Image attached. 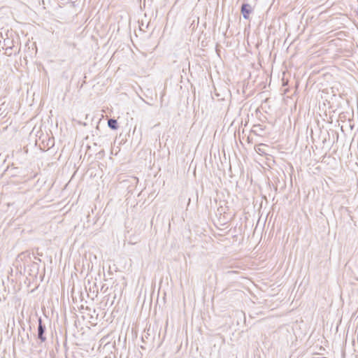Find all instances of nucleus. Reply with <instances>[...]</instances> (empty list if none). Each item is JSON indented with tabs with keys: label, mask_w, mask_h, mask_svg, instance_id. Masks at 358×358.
Masks as SVG:
<instances>
[{
	"label": "nucleus",
	"mask_w": 358,
	"mask_h": 358,
	"mask_svg": "<svg viewBox=\"0 0 358 358\" xmlns=\"http://www.w3.org/2000/svg\"><path fill=\"white\" fill-rule=\"evenodd\" d=\"M34 259L38 260V261H39V262H41V259H39V258H37V257H34Z\"/></svg>",
	"instance_id": "nucleus-9"
},
{
	"label": "nucleus",
	"mask_w": 358,
	"mask_h": 358,
	"mask_svg": "<svg viewBox=\"0 0 358 358\" xmlns=\"http://www.w3.org/2000/svg\"><path fill=\"white\" fill-rule=\"evenodd\" d=\"M108 126L110 129L113 130H116L119 127L117 120L113 118H110L108 120Z\"/></svg>",
	"instance_id": "nucleus-6"
},
{
	"label": "nucleus",
	"mask_w": 358,
	"mask_h": 358,
	"mask_svg": "<svg viewBox=\"0 0 358 358\" xmlns=\"http://www.w3.org/2000/svg\"><path fill=\"white\" fill-rule=\"evenodd\" d=\"M0 45H1L3 49L10 50L14 47V41L9 38H3V42L0 40Z\"/></svg>",
	"instance_id": "nucleus-5"
},
{
	"label": "nucleus",
	"mask_w": 358,
	"mask_h": 358,
	"mask_svg": "<svg viewBox=\"0 0 358 358\" xmlns=\"http://www.w3.org/2000/svg\"><path fill=\"white\" fill-rule=\"evenodd\" d=\"M29 267L28 273L29 275L36 276L38 273L39 271V264L35 262H31L29 264H27Z\"/></svg>",
	"instance_id": "nucleus-4"
},
{
	"label": "nucleus",
	"mask_w": 358,
	"mask_h": 358,
	"mask_svg": "<svg viewBox=\"0 0 358 358\" xmlns=\"http://www.w3.org/2000/svg\"><path fill=\"white\" fill-rule=\"evenodd\" d=\"M255 127H258V128H260V130H262V131L263 130L262 125H260V124L255 125Z\"/></svg>",
	"instance_id": "nucleus-8"
},
{
	"label": "nucleus",
	"mask_w": 358,
	"mask_h": 358,
	"mask_svg": "<svg viewBox=\"0 0 358 358\" xmlns=\"http://www.w3.org/2000/svg\"><path fill=\"white\" fill-rule=\"evenodd\" d=\"M31 253L29 251H24L19 254L15 259V266H20L21 263L23 264L24 271L26 270V264H29L31 262Z\"/></svg>",
	"instance_id": "nucleus-1"
},
{
	"label": "nucleus",
	"mask_w": 358,
	"mask_h": 358,
	"mask_svg": "<svg viewBox=\"0 0 358 358\" xmlns=\"http://www.w3.org/2000/svg\"><path fill=\"white\" fill-rule=\"evenodd\" d=\"M143 102H145L146 103H148V102H146V101H145V100H144V99H143ZM149 105H150V104L149 103Z\"/></svg>",
	"instance_id": "nucleus-10"
},
{
	"label": "nucleus",
	"mask_w": 358,
	"mask_h": 358,
	"mask_svg": "<svg viewBox=\"0 0 358 358\" xmlns=\"http://www.w3.org/2000/svg\"><path fill=\"white\" fill-rule=\"evenodd\" d=\"M38 325L37 329V338L40 340L41 343H43L46 341V337L44 334L46 330L45 325L43 323V320L41 317H39L38 320Z\"/></svg>",
	"instance_id": "nucleus-2"
},
{
	"label": "nucleus",
	"mask_w": 358,
	"mask_h": 358,
	"mask_svg": "<svg viewBox=\"0 0 358 358\" xmlns=\"http://www.w3.org/2000/svg\"><path fill=\"white\" fill-rule=\"evenodd\" d=\"M6 50V54H7L8 56H10L12 54H13V49H10V50Z\"/></svg>",
	"instance_id": "nucleus-7"
},
{
	"label": "nucleus",
	"mask_w": 358,
	"mask_h": 358,
	"mask_svg": "<svg viewBox=\"0 0 358 358\" xmlns=\"http://www.w3.org/2000/svg\"><path fill=\"white\" fill-rule=\"evenodd\" d=\"M252 12V8L250 4L248 3H243L241 8V13L245 20H248L250 14Z\"/></svg>",
	"instance_id": "nucleus-3"
}]
</instances>
